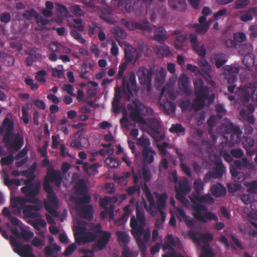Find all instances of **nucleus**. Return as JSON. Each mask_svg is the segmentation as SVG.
I'll return each mask as SVG.
<instances>
[{"mask_svg": "<svg viewBox=\"0 0 257 257\" xmlns=\"http://www.w3.org/2000/svg\"><path fill=\"white\" fill-rule=\"evenodd\" d=\"M136 217L133 216L130 220V226L132 228V234L136 239L140 249L143 252L147 250L145 242H148L151 236L149 230H145L146 218L144 211L136 207Z\"/></svg>", "mask_w": 257, "mask_h": 257, "instance_id": "f257e3e1", "label": "nucleus"}, {"mask_svg": "<svg viewBox=\"0 0 257 257\" xmlns=\"http://www.w3.org/2000/svg\"><path fill=\"white\" fill-rule=\"evenodd\" d=\"M194 198V199L192 200L193 203L192 208L193 210L192 215L195 219L203 223H206L208 221H217L218 220L217 216L215 213L207 211V206L199 203L205 202L210 204L212 203L214 200L209 194L203 195H195Z\"/></svg>", "mask_w": 257, "mask_h": 257, "instance_id": "f03ea898", "label": "nucleus"}, {"mask_svg": "<svg viewBox=\"0 0 257 257\" xmlns=\"http://www.w3.org/2000/svg\"><path fill=\"white\" fill-rule=\"evenodd\" d=\"M35 178L34 173L32 174L31 178L24 181V184L25 185L21 188L22 193L25 194V198L22 197H16L11 201L12 207H17L25 206L27 202L31 203H37L38 198L37 195L40 191V184H34L33 181Z\"/></svg>", "mask_w": 257, "mask_h": 257, "instance_id": "7ed1b4c3", "label": "nucleus"}, {"mask_svg": "<svg viewBox=\"0 0 257 257\" xmlns=\"http://www.w3.org/2000/svg\"><path fill=\"white\" fill-rule=\"evenodd\" d=\"M41 206L38 205H28L15 208V211L18 214H20L22 211L25 218L32 219L28 221L35 229L40 230V227H45L46 222L45 220L42 219V216L38 212L40 210Z\"/></svg>", "mask_w": 257, "mask_h": 257, "instance_id": "20e7f679", "label": "nucleus"}, {"mask_svg": "<svg viewBox=\"0 0 257 257\" xmlns=\"http://www.w3.org/2000/svg\"><path fill=\"white\" fill-rule=\"evenodd\" d=\"M194 94L195 98L192 103V107L195 111L203 109L205 106V102L208 99L213 100L214 94L209 95L210 88L204 85L201 78H198L194 82Z\"/></svg>", "mask_w": 257, "mask_h": 257, "instance_id": "39448f33", "label": "nucleus"}, {"mask_svg": "<svg viewBox=\"0 0 257 257\" xmlns=\"http://www.w3.org/2000/svg\"><path fill=\"white\" fill-rule=\"evenodd\" d=\"M127 64L126 63H121L119 66V70L117 75L116 79L120 80L122 79V89L124 94L131 97L133 96V91L137 92L138 91L137 88V84L136 81V76L135 72H131L129 73L128 79H126L123 76L124 71L125 70Z\"/></svg>", "mask_w": 257, "mask_h": 257, "instance_id": "423d86ee", "label": "nucleus"}, {"mask_svg": "<svg viewBox=\"0 0 257 257\" xmlns=\"http://www.w3.org/2000/svg\"><path fill=\"white\" fill-rule=\"evenodd\" d=\"M3 141L8 150H14L16 151L21 149L24 143L23 137L19 134L15 135L14 132H6Z\"/></svg>", "mask_w": 257, "mask_h": 257, "instance_id": "0eeeda50", "label": "nucleus"}, {"mask_svg": "<svg viewBox=\"0 0 257 257\" xmlns=\"http://www.w3.org/2000/svg\"><path fill=\"white\" fill-rule=\"evenodd\" d=\"M257 87V83L250 84L248 86H243L238 87L235 91V94L240 99L241 101H249L250 95L254 94Z\"/></svg>", "mask_w": 257, "mask_h": 257, "instance_id": "6e6552de", "label": "nucleus"}, {"mask_svg": "<svg viewBox=\"0 0 257 257\" xmlns=\"http://www.w3.org/2000/svg\"><path fill=\"white\" fill-rule=\"evenodd\" d=\"M190 190L188 180L186 178L181 179L179 181L178 186L175 187L176 199L179 201L186 199L185 196L190 192Z\"/></svg>", "mask_w": 257, "mask_h": 257, "instance_id": "1a4fd4ad", "label": "nucleus"}, {"mask_svg": "<svg viewBox=\"0 0 257 257\" xmlns=\"http://www.w3.org/2000/svg\"><path fill=\"white\" fill-rule=\"evenodd\" d=\"M47 199L44 202L45 209L54 217H59V214L56 210L58 206L57 196L55 193L47 194Z\"/></svg>", "mask_w": 257, "mask_h": 257, "instance_id": "9d476101", "label": "nucleus"}, {"mask_svg": "<svg viewBox=\"0 0 257 257\" xmlns=\"http://www.w3.org/2000/svg\"><path fill=\"white\" fill-rule=\"evenodd\" d=\"M134 107L132 104H128V108L132 110L131 112V116L133 118L136 120L138 122H140L142 124H147L146 121L145 119L141 115V113L142 110L143 105L141 102L136 99L134 101Z\"/></svg>", "mask_w": 257, "mask_h": 257, "instance_id": "9b49d317", "label": "nucleus"}, {"mask_svg": "<svg viewBox=\"0 0 257 257\" xmlns=\"http://www.w3.org/2000/svg\"><path fill=\"white\" fill-rule=\"evenodd\" d=\"M44 178L50 182L55 183L57 187L61 186L63 180L60 170L54 169L51 165L48 167L46 175Z\"/></svg>", "mask_w": 257, "mask_h": 257, "instance_id": "f8f14e48", "label": "nucleus"}, {"mask_svg": "<svg viewBox=\"0 0 257 257\" xmlns=\"http://www.w3.org/2000/svg\"><path fill=\"white\" fill-rule=\"evenodd\" d=\"M153 71L143 66L139 67L137 73L140 82L141 84H147V87L151 84Z\"/></svg>", "mask_w": 257, "mask_h": 257, "instance_id": "ddd939ff", "label": "nucleus"}, {"mask_svg": "<svg viewBox=\"0 0 257 257\" xmlns=\"http://www.w3.org/2000/svg\"><path fill=\"white\" fill-rule=\"evenodd\" d=\"M156 152L151 147L143 148L141 153L136 154V157H140L143 166L151 164L154 161V156Z\"/></svg>", "mask_w": 257, "mask_h": 257, "instance_id": "4468645a", "label": "nucleus"}, {"mask_svg": "<svg viewBox=\"0 0 257 257\" xmlns=\"http://www.w3.org/2000/svg\"><path fill=\"white\" fill-rule=\"evenodd\" d=\"M111 237V233L108 231L103 232L101 234L97 235L98 239L92 245V249L93 250H101L103 249Z\"/></svg>", "mask_w": 257, "mask_h": 257, "instance_id": "2eb2a0df", "label": "nucleus"}, {"mask_svg": "<svg viewBox=\"0 0 257 257\" xmlns=\"http://www.w3.org/2000/svg\"><path fill=\"white\" fill-rule=\"evenodd\" d=\"M188 234L190 238L198 244H200V241L206 243L211 241L213 239V235L209 232L202 234L191 230L189 231Z\"/></svg>", "mask_w": 257, "mask_h": 257, "instance_id": "dca6fc26", "label": "nucleus"}, {"mask_svg": "<svg viewBox=\"0 0 257 257\" xmlns=\"http://www.w3.org/2000/svg\"><path fill=\"white\" fill-rule=\"evenodd\" d=\"M190 42L194 51L200 56L204 58L206 54V50L203 44H200L198 42L197 36L196 34L191 33L189 35Z\"/></svg>", "mask_w": 257, "mask_h": 257, "instance_id": "f3484780", "label": "nucleus"}, {"mask_svg": "<svg viewBox=\"0 0 257 257\" xmlns=\"http://www.w3.org/2000/svg\"><path fill=\"white\" fill-rule=\"evenodd\" d=\"M165 92L166 88L164 87L160 93L159 103L167 112H174L176 109V105L174 102L168 100L167 98L166 99H163V96Z\"/></svg>", "mask_w": 257, "mask_h": 257, "instance_id": "a211bd4d", "label": "nucleus"}, {"mask_svg": "<svg viewBox=\"0 0 257 257\" xmlns=\"http://www.w3.org/2000/svg\"><path fill=\"white\" fill-rule=\"evenodd\" d=\"M83 133V130H79L75 135V139L72 140L70 143V146L74 149L80 150L82 148L81 141H82L84 144L88 143V140L83 137H81Z\"/></svg>", "mask_w": 257, "mask_h": 257, "instance_id": "6ab92c4d", "label": "nucleus"}, {"mask_svg": "<svg viewBox=\"0 0 257 257\" xmlns=\"http://www.w3.org/2000/svg\"><path fill=\"white\" fill-rule=\"evenodd\" d=\"M78 212L81 217L87 219L91 220L93 218V208L91 204L82 205L78 209Z\"/></svg>", "mask_w": 257, "mask_h": 257, "instance_id": "aec40b11", "label": "nucleus"}, {"mask_svg": "<svg viewBox=\"0 0 257 257\" xmlns=\"http://www.w3.org/2000/svg\"><path fill=\"white\" fill-rule=\"evenodd\" d=\"M155 196L157 199L156 208L153 210H151L153 212L154 210L157 209L159 210H162L166 208V203L168 199V195L166 192L160 194L159 193H156Z\"/></svg>", "mask_w": 257, "mask_h": 257, "instance_id": "412c9836", "label": "nucleus"}, {"mask_svg": "<svg viewBox=\"0 0 257 257\" xmlns=\"http://www.w3.org/2000/svg\"><path fill=\"white\" fill-rule=\"evenodd\" d=\"M154 35L152 37V39L161 43H164L167 39V33L163 27L156 28L154 31Z\"/></svg>", "mask_w": 257, "mask_h": 257, "instance_id": "4be33fe9", "label": "nucleus"}, {"mask_svg": "<svg viewBox=\"0 0 257 257\" xmlns=\"http://www.w3.org/2000/svg\"><path fill=\"white\" fill-rule=\"evenodd\" d=\"M16 253L21 257H36L33 253V249L29 244L21 245V247L16 249Z\"/></svg>", "mask_w": 257, "mask_h": 257, "instance_id": "5701e85b", "label": "nucleus"}, {"mask_svg": "<svg viewBox=\"0 0 257 257\" xmlns=\"http://www.w3.org/2000/svg\"><path fill=\"white\" fill-rule=\"evenodd\" d=\"M177 217L180 220H183L188 227H192L195 225V221L193 219L187 216L184 210L181 208L178 207L176 210Z\"/></svg>", "mask_w": 257, "mask_h": 257, "instance_id": "b1692460", "label": "nucleus"}, {"mask_svg": "<svg viewBox=\"0 0 257 257\" xmlns=\"http://www.w3.org/2000/svg\"><path fill=\"white\" fill-rule=\"evenodd\" d=\"M165 245L163 246V249L166 250L167 248L172 250L173 247H178L181 245V243L178 238L176 239L170 234L167 235L166 240L165 241Z\"/></svg>", "mask_w": 257, "mask_h": 257, "instance_id": "393cba45", "label": "nucleus"}, {"mask_svg": "<svg viewBox=\"0 0 257 257\" xmlns=\"http://www.w3.org/2000/svg\"><path fill=\"white\" fill-rule=\"evenodd\" d=\"M211 58L215 61V64L217 68H220L227 61V56L223 53H214L212 55Z\"/></svg>", "mask_w": 257, "mask_h": 257, "instance_id": "a878e982", "label": "nucleus"}, {"mask_svg": "<svg viewBox=\"0 0 257 257\" xmlns=\"http://www.w3.org/2000/svg\"><path fill=\"white\" fill-rule=\"evenodd\" d=\"M179 88L187 95L189 94V80L186 75L183 74L178 80Z\"/></svg>", "mask_w": 257, "mask_h": 257, "instance_id": "bb28decb", "label": "nucleus"}, {"mask_svg": "<svg viewBox=\"0 0 257 257\" xmlns=\"http://www.w3.org/2000/svg\"><path fill=\"white\" fill-rule=\"evenodd\" d=\"M169 6L174 10L183 12L187 9V5L185 0H169Z\"/></svg>", "mask_w": 257, "mask_h": 257, "instance_id": "cd10ccee", "label": "nucleus"}, {"mask_svg": "<svg viewBox=\"0 0 257 257\" xmlns=\"http://www.w3.org/2000/svg\"><path fill=\"white\" fill-rule=\"evenodd\" d=\"M81 197H74L72 196L71 198L72 201L74 202L77 206L80 207L82 205H88L91 201L90 196L87 194H84L81 195Z\"/></svg>", "mask_w": 257, "mask_h": 257, "instance_id": "c85d7f7f", "label": "nucleus"}, {"mask_svg": "<svg viewBox=\"0 0 257 257\" xmlns=\"http://www.w3.org/2000/svg\"><path fill=\"white\" fill-rule=\"evenodd\" d=\"M147 183L144 182L143 188L149 204L150 210H153L154 209L156 208L155 201Z\"/></svg>", "mask_w": 257, "mask_h": 257, "instance_id": "c756f323", "label": "nucleus"}, {"mask_svg": "<svg viewBox=\"0 0 257 257\" xmlns=\"http://www.w3.org/2000/svg\"><path fill=\"white\" fill-rule=\"evenodd\" d=\"M14 130V123L13 120L6 117L4 120L2 125L0 127V134L2 135L4 132H13Z\"/></svg>", "mask_w": 257, "mask_h": 257, "instance_id": "7c9ffc66", "label": "nucleus"}, {"mask_svg": "<svg viewBox=\"0 0 257 257\" xmlns=\"http://www.w3.org/2000/svg\"><path fill=\"white\" fill-rule=\"evenodd\" d=\"M211 191L212 195L216 197H221L226 192V189L220 183L213 185L211 187Z\"/></svg>", "mask_w": 257, "mask_h": 257, "instance_id": "2f4dec72", "label": "nucleus"}, {"mask_svg": "<svg viewBox=\"0 0 257 257\" xmlns=\"http://www.w3.org/2000/svg\"><path fill=\"white\" fill-rule=\"evenodd\" d=\"M225 78L226 79L227 83L230 84L227 88L228 91L230 93H233L236 87V85L234 84L237 81L236 75L234 74H228L225 75Z\"/></svg>", "mask_w": 257, "mask_h": 257, "instance_id": "473e14b6", "label": "nucleus"}, {"mask_svg": "<svg viewBox=\"0 0 257 257\" xmlns=\"http://www.w3.org/2000/svg\"><path fill=\"white\" fill-rule=\"evenodd\" d=\"M236 127H239V126H235L230 120H225V122L221 125L220 130L223 133L228 134L234 132Z\"/></svg>", "mask_w": 257, "mask_h": 257, "instance_id": "72a5a7b5", "label": "nucleus"}, {"mask_svg": "<svg viewBox=\"0 0 257 257\" xmlns=\"http://www.w3.org/2000/svg\"><path fill=\"white\" fill-rule=\"evenodd\" d=\"M149 127L155 133H159L161 128L160 121L155 117L151 118L148 120Z\"/></svg>", "mask_w": 257, "mask_h": 257, "instance_id": "f704fd0d", "label": "nucleus"}, {"mask_svg": "<svg viewBox=\"0 0 257 257\" xmlns=\"http://www.w3.org/2000/svg\"><path fill=\"white\" fill-rule=\"evenodd\" d=\"M76 193L78 195L87 193L88 188L83 181L80 180L74 186Z\"/></svg>", "mask_w": 257, "mask_h": 257, "instance_id": "c9c22d12", "label": "nucleus"}, {"mask_svg": "<svg viewBox=\"0 0 257 257\" xmlns=\"http://www.w3.org/2000/svg\"><path fill=\"white\" fill-rule=\"evenodd\" d=\"M239 115L244 120L250 124L254 123L255 118L251 112H248L246 110L243 109L240 110Z\"/></svg>", "mask_w": 257, "mask_h": 257, "instance_id": "e433bc0d", "label": "nucleus"}, {"mask_svg": "<svg viewBox=\"0 0 257 257\" xmlns=\"http://www.w3.org/2000/svg\"><path fill=\"white\" fill-rule=\"evenodd\" d=\"M217 166L212 172L214 175V178H219L223 176L225 171V167L220 160L216 162Z\"/></svg>", "mask_w": 257, "mask_h": 257, "instance_id": "4c0bfd02", "label": "nucleus"}, {"mask_svg": "<svg viewBox=\"0 0 257 257\" xmlns=\"http://www.w3.org/2000/svg\"><path fill=\"white\" fill-rule=\"evenodd\" d=\"M242 134V131L239 126L236 127L234 132L231 133L230 141L233 144H237L240 142V136Z\"/></svg>", "mask_w": 257, "mask_h": 257, "instance_id": "58836bf2", "label": "nucleus"}, {"mask_svg": "<svg viewBox=\"0 0 257 257\" xmlns=\"http://www.w3.org/2000/svg\"><path fill=\"white\" fill-rule=\"evenodd\" d=\"M198 65L201 68V71L204 74L210 73L212 70L211 65L204 59H200L198 60Z\"/></svg>", "mask_w": 257, "mask_h": 257, "instance_id": "ea45409f", "label": "nucleus"}, {"mask_svg": "<svg viewBox=\"0 0 257 257\" xmlns=\"http://www.w3.org/2000/svg\"><path fill=\"white\" fill-rule=\"evenodd\" d=\"M204 183L201 179H195L193 183L195 195H201L204 190Z\"/></svg>", "mask_w": 257, "mask_h": 257, "instance_id": "a19ab883", "label": "nucleus"}, {"mask_svg": "<svg viewBox=\"0 0 257 257\" xmlns=\"http://www.w3.org/2000/svg\"><path fill=\"white\" fill-rule=\"evenodd\" d=\"M169 131L173 134H177L178 135H184L185 128L181 124H173L169 129Z\"/></svg>", "mask_w": 257, "mask_h": 257, "instance_id": "79ce46f5", "label": "nucleus"}, {"mask_svg": "<svg viewBox=\"0 0 257 257\" xmlns=\"http://www.w3.org/2000/svg\"><path fill=\"white\" fill-rule=\"evenodd\" d=\"M238 168L233 164L230 166V171L233 179H236L237 176H241V178L238 179L239 182L244 181L245 179V175L244 173L238 171Z\"/></svg>", "mask_w": 257, "mask_h": 257, "instance_id": "37998d69", "label": "nucleus"}, {"mask_svg": "<svg viewBox=\"0 0 257 257\" xmlns=\"http://www.w3.org/2000/svg\"><path fill=\"white\" fill-rule=\"evenodd\" d=\"M3 178L4 183L6 186H10L13 185H15L16 186H20L21 184L20 180L19 179H10L9 178V175L6 173H4Z\"/></svg>", "mask_w": 257, "mask_h": 257, "instance_id": "c03bdc74", "label": "nucleus"}, {"mask_svg": "<svg viewBox=\"0 0 257 257\" xmlns=\"http://www.w3.org/2000/svg\"><path fill=\"white\" fill-rule=\"evenodd\" d=\"M46 8L42 11V14L46 17H50L52 14L54 5L52 2L47 1L45 3Z\"/></svg>", "mask_w": 257, "mask_h": 257, "instance_id": "a18cd8bd", "label": "nucleus"}, {"mask_svg": "<svg viewBox=\"0 0 257 257\" xmlns=\"http://www.w3.org/2000/svg\"><path fill=\"white\" fill-rule=\"evenodd\" d=\"M214 253L208 244L205 245L202 247V253L200 257H214Z\"/></svg>", "mask_w": 257, "mask_h": 257, "instance_id": "49530a36", "label": "nucleus"}, {"mask_svg": "<svg viewBox=\"0 0 257 257\" xmlns=\"http://www.w3.org/2000/svg\"><path fill=\"white\" fill-rule=\"evenodd\" d=\"M106 164L110 168H117L120 165V162L117 158L107 157L105 160Z\"/></svg>", "mask_w": 257, "mask_h": 257, "instance_id": "de8ad7c7", "label": "nucleus"}, {"mask_svg": "<svg viewBox=\"0 0 257 257\" xmlns=\"http://www.w3.org/2000/svg\"><path fill=\"white\" fill-rule=\"evenodd\" d=\"M135 30L138 29L143 31H150L152 30L151 27L149 25L148 22H145L144 21H139L138 22H135Z\"/></svg>", "mask_w": 257, "mask_h": 257, "instance_id": "09e8293b", "label": "nucleus"}, {"mask_svg": "<svg viewBox=\"0 0 257 257\" xmlns=\"http://www.w3.org/2000/svg\"><path fill=\"white\" fill-rule=\"evenodd\" d=\"M137 145L142 146L143 148H150L151 143L150 140L144 135L137 139Z\"/></svg>", "mask_w": 257, "mask_h": 257, "instance_id": "8fccbe9b", "label": "nucleus"}, {"mask_svg": "<svg viewBox=\"0 0 257 257\" xmlns=\"http://www.w3.org/2000/svg\"><path fill=\"white\" fill-rule=\"evenodd\" d=\"M242 143L244 148L247 150L248 149H250L254 146V141L252 137H244Z\"/></svg>", "mask_w": 257, "mask_h": 257, "instance_id": "3c124183", "label": "nucleus"}, {"mask_svg": "<svg viewBox=\"0 0 257 257\" xmlns=\"http://www.w3.org/2000/svg\"><path fill=\"white\" fill-rule=\"evenodd\" d=\"M113 33L116 37L122 40L125 39L127 36L125 30L120 27H115L113 29Z\"/></svg>", "mask_w": 257, "mask_h": 257, "instance_id": "603ef678", "label": "nucleus"}, {"mask_svg": "<svg viewBox=\"0 0 257 257\" xmlns=\"http://www.w3.org/2000/svg\"><path fill=\"white\" fill-rule=\"evenodd\" d=\"M64 48V46L57 42H52L49 45V49L52 52L62 53V48Z\"/></svg>", "mask_w": 257, "mask_h": 257, "instance_id": "864d4df0", "label": "nucleus"}, {"mask_svg": "<svg viewBox=\"0 0 257 257\" xmlns=\"http://www.w3.org/2000/svg\"><path fill=\"white\" fill-rule=\"evenodd\" d=\"M157 53L162 56H168L171 54L169 47L167 45L161 46L157 48Z\"/></svg>", "mask_w": 257, "mask_h": 257, "instance_id": "5fc2aeb1", "label": "nucleus"}, {"mask_svg": "<svg viewBox=\"0 0 257 257\" xmlns=\"http://www.w3.org/2000/svg\"><path fill=\"white\" fill-rule=\"evenodd\" d=\"M116 234L119 241L122 242L125 244H127L129 242V236L125 231H117Z\"/></svg>", "mask_w": 257, "mask_h": 257, "instance_id": "6e6d98bb", "label": "nucleus"}, {"mask_svg": "<svg viewBox=\"0 0 257 257\" xmlns=\"http://www.w3.org/2000/svg\"><path fill=\"white\" fill-rule=\"evenodd\" d=\"M42 57L41 54H37L34 55H29L26 59V63L29 66H31L34 62H36Z\"/></svg>", "mask_w": 257, "mask_h": 257, "instance_id": "4d7b16f0", "label": "nucleus"}, {"mask_svg": "<svg viewBox=\"0 0 257 257\" xmlns=\"http://www.w3.org/2000/svg\"><path fill=\"white\" fill-rule=\"evenodd\" d=\"M34 236V233L26 229H22L20 232V237L26 242L29 241Z\"/></svg>", "mask_w": 257, "mask_h": 257, "instance_id": "13d9d810", "label": "nucleus"}, {"mask_svg": "<svg viewBox=\"0 0 257 257\" xmlns=\"http://www.w3.org/2000/svg\"><path fill=\"white\" fill-rule=\"evenodd\" d=\"M71 35L72 37L75 39L78 43L84 44L85 43V40L83 38L81 34L76 30H72L71 31Z\"/></svg>", "mask_w": 257, "mask_h": 257, "instance_id": "bf43d9fd", "label": "nucleus"}, {"mask_svg": "<svg viewBox=\"0 0 257 257\" xmlns=\"http://www.w3.org/2000/svg\"><path fill=\"white\" fill-rule=\"evenodd\" d=\"M251 45L250 44H244L239 47L238 52L242 55L245 56L251 51Z\"/></svg>", "mask_w": 257, "mask_h": 257, "instance_id": "052dcab7", "label": "nucleus"}, {"mask_svg": "<svg viewBox=\"0 0 257 257\" xmlns=\"http://www.w3.org/2000/svg\"><path fill=\"white\" fill-rule=\"evenodd\" d=\"M142 176L146 183H148L152 179L150 171L146 166H143L142 167Z\"/></svg>", "mask_w": 257, "mask_h": 257, "instance_id": "680f3d73", "label": "nucleus"}, {"mask_svg": "<svg viewBox=\"0 0 257 257\" xmlns=\"http://www.w3.org/2000/svg\"><path fill=\"white\" fill-rule=\"evenodd\" d=\"M71 12L76 16H84V12L82 10L80 6L75 5L74 6H72L70 8Z\"/></svg>", "mask_w": 257, "mask_h": 257, "instance_id": "e2e57ef3", "label": "nucleus"}, {"mask_svg": "<svg viewBox=\"0 0 257 257\" xmlns=\"http://www.w3.org/2000/svg\"><path fill=\"white\" fill-rule=\"evenodd\" d=\"M166 74V70L164 68H161L157 75L156 79L157 81L160 84L164 83Z\"/></svg>", "mask_w": 257, "mask_h": 257, "instance_id": "0e129e2a", "label": "nucleus"}, {"mask_svg": "<svg viewBox=\"0 0 257 257\" xmlns=\"http://www.w3.org/2000/svg\"><path fill=\"white\" fill-rule=\"evenodd\" d=\"M11 47L16 49L18 51H21L23 49V46L20 40H17V39H12L10 42Z\"/></svg>", "mask_w": 257, "mask_h": 257, "instance_id": "69168bd1", "label": "nucleus"}, {"mask_svg": "<svg viewBox=\"0 0 257 257\" xmlns=\"http://www.w3.org/2000/svg\"><path fill=\"white\" fill-rule=\"evenodd\" d=\"M38 13L33 9L26 10L23 14V16L28 20H31L33 18H36Z\"/></svg>", "mask_w": 257, "mask_h": 257, "instance_id": "338daca9", "label": "nucleus"}, {"mask_svg": "<svg viewBox=\"0 0 257 257\" xmlns=\"http://www.w3.org/2000/svg\"><path fill=\"white\" fill-rule=\"evenodd\" d=\"M46 74L47 72L45 70H41L36 73L35 78L38 82L44 83L46 82Z\"/></svg>", "mask_w": 257, "mask_h": 257, "instance_id": "774afa93", "label": "nucleus"}]
</instances>
